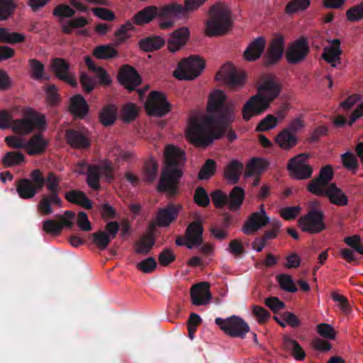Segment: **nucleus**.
<instances>
[{
	"label": "nucleus",
	"mask_w": 363,
	"mask_h": 363,
	"mask_svg": "<svg viewBox=\"0 0 363 363\" xmlns=\"http://www.w3.org/2000/svg\"><path fill=\"white\" fill-rule=\"evenodd\" d=\"M215 323L221 330L232 337L243 339L250 332L249 325L237 315H232L226 319L216 318Z\"/></svg>",
	"instance_id": "8"
},
{
	"label": "nucleus",
	"mask_w": 363,
	"mask_h": 363,
	"mask_svg": "<svg viewBox=\"0 0 363 363\" xmlns=\"http://www.w3.org/2000/svg\"><path fill=\"white\" fill-rule=\"evenodd\" d=\"M285 48L284 38L281 34H276L271 40L263 57L265 66H272L278 63L282 58Z\"/></svg>",
	"instance_id": "11"
},
{
	"label": "nucleus",
	"mask_w": 363,
	"mask_h": 363,
	"mask_svg": "<svg viewBox=\"0 0 363 363\" xmlns=\"http://www.w3.org/2000/svg\"><path fill=\"white\" fill-rule=\"evenodd\" d=\"M165 167L162 169L157 184V190L166 192L171 197L178 194L180 179L183 175L182 167L186 162L185 152L172 145L164 149Z\"/></svg>",
	"instance_id": "2"
},
{
	"label": "nucleus",
	"mask_w": 363,
	"mask_h": 363,
	"mask_svg": "<svg viewBox=\"0 0 363 363\" xmlns=\"http://www.w3.org/2000/svg\"><path fill=\"white\" fill-rule=\"evenodd\" d=\"M244 165L238 160H232L225 167L224 177L232 184H237L239 180Z\"/></svg>",
	"instance_id": "30"
},
{
	"label": "nucleus",
	"mask_w": 363,
	"mask_h": 363,
	"mask_svg": "<svg viewBox=\"0 0 363 363\" xmlns=\"http://www.w3.org/2000/svg\"><path fill=\"white\" fill-rule=\"evenodd\" d=\"M93 55L97 59L108 60L116 57L118 55V51L111 45H101L94 48Z\"/></svg>",
	"instance_id": "41"
},
{
	"label": "nucleus",
	"mask_w": 363,
	"mask_h": 363,
	"mask_svg": "<svg viewBox=\"0 0 363 363\" xmlns=\"http://www.w3.org/2000/svg\"><path fill=\"white\" fill-rule=\"evenodd\" d=\"M269 163L262 158L253 157L246 165L245 177H252L261 174L267 168Z\"/></svg>",
	"instance_id": "36"
},
{
	"label": "nucleus",
	"mask_w": 363,
	"mask_h": 363,
	"mask_svg": "<svg viewBox=\"0 0 363 363\" xmlns=\"http://www.w3.org/2000/svg\"><path fill=\"white\" fill-rule=\"evenodd\" d=\"M165 5L161 6H149L137 12L132 18L133 24L143 26L150 23L155 17L161 19L172 18L170 13H163Z\"/></svg>",
	"instance_id": "14"
},
{
	"label": "nucleus",
	"mask_w": 363,
	"mask_h": 363,
	"mask_svg": "<svg viewBox=\"0 0 363 363\" xmlns=\"http://www.w3.org/2000/svg\"><path fill=\"white\" fill-rule=\"evenodd\" d=\"M277 125V118L272 114L264 117L257 125L255 130L263 132L274 128Z\"/></svg>",
	"instance_id": "55"
},
{
	"label": "nucleus",
	"mask_w": 363,
	"mask_h": 363,
	"mask_svg": "<svg viewBox=\"0 0 363 363\" xmlns=\"http://www.w3.org/2000/svg\"><path fill=\"white\" fill-rule=\"evenodd\" d=\"M216 171V163L212 159H208L201 168L198 177L200 180H206L211 177Z\"/></svg>",
	"instance_id": "47"
},
{
	"label": "nucleus",
	"mask_w": 363,
	"mask_h": 363,
	"mask_svg": "<svg viewBox=\"0 0 363 363\" xmlns=\"http://www.w3.org/2000/svg\"><path fill=\"white\" fill-rule=\"evenodd\" d=\"M182 208V205L169 203L164 208H160L157 215V223L162 228L168 227L174 221Z\"/></svg>",
	"instance_id": "22"
},
{
	"label": "nucleus",
	"mask_w": 363,
	"mask_h": 363,
	"mask_svg": "<svg viewBox=\"0 0 363 363\" xmlns=\"http://www.w3.org/2000/svg\"><path fill=\"white\" fill-rule=\"evenodd\" d=\"M123 120L126 123H130L135 119L138 114V106L133 104L128 103L123 106L121 109Z\"/></svg>",
	"instance_id": "51"
},
{
	"label": "nucleus",
	"mask_w": 363,
	"mask_h": 363,
	"mask_svg": "<svg viewBox=\"0 0 363 363\" xmlns=\"http://www.w3.org/2000/svg\"><path fill=\"white\" fill-rule=\"evenodd\" d=\"M31 182L35 185L38 191L43 189L45 185V177L39 169H35L30 174Z\"/></svg>",
	"instance_id": "63"
},
{
	"label": "nucleus",
	"mask_w": 363,
	"mask_h": 363,
	"mask_svg": "<svg viewBox=\"0 0 363 363\" xmlns=\"http://www.w3.org/2000/svg\"><path fill=\"white\" fill-rule=\"evenodd\" d=\"M333 176L334 172L330 164L323 167L320 170L318 177L309 182L307 186L308 191L318 196H323L324 188L328 186L329 182L333 179Z\"/></svg>",
	"instance_id": "13"
},
{
	"label": "nucleus",
	"mask_w": 363,
	"mask_h": 363,
	"mask_svg": "<svg viewBox=\"0 0 363 363\" xmlns=\"http://www.w3.org/2000/svg\"><path fill=\"white\" fill-rule=\"evenodd\" d=\"M280 84L272 78H268L258 87V94L251 96L244 104L242 113L245 121H248L252 117L264 112L280 94Z\"/></svg>",
	"instance_id": "3"
},
{
	"label": "nucleus",
	"mask_w": 363,
	"mask_h": 363,
	"mask_svg": "<svg viewBox=\"0 0 363 363\" xmlns=\"http://www.w3.org/2000/svg\"><path fill=\"white\" fill-rule=\"evenodd\" d=\"M60 220L59 223L62 225V230L64 227L72 229L74 226V219L75 218V213L72 211H65L63 215L57 214L56 216Z\"/></svg>",
	"instance_id": "62"
},
{
	"label": "nucleus",
	"mask_w": 363,
	"mask_h": 363,
	"mask_svg": "<svg viewBox=\"0 0 363 363\" xmlns=\"http://www.w3.org/2000/svg\"><path fill=\"white\" fill-rule=\"evenodd\" d=\"M46 122L44 116L36 112H29L21 119L12 121V130L20 135H28L31 133L35 128L44 129Z\"/></svg>",
	"instance_id": "7"
},
{
	"label": "nucleus",
	"mask_w": 363,
	"mask_h": 363,
	"mask_svg": "<svg viewBox=\"0 0 363 363\" xmlns=\"http://www.w3.org/2000/svg\"><path fill=\"white\" fill-rule=\"evenodd\" d=\"M344 242L354 251L363 255V245L360 242V237L357 235L346 237Z\"/></svg>",
	"instance_id": "64"
},
{
	"label": "nucleus",
	"mask_w": 363,
	"mask_h": 363,
	"mask_svg": "<svg viewBox=\"0 0 363 363\" xmlns=\"http://www.w3.org/2000/svg\"><path fill=\"white\" fill-rule=\"evenodd\" d=\"M145 109L151 116L163 117L171 111V104L164 94L152 91L150 93L145 103Z\"/></svg>",
	"instance_id": "9"
},
{
	"label": "nucleus",
	"mask_w": 363,
	"mask_h": 363,
	"mask_svg": "<svg viewBox=\"0 0 363 363\" xmlns=\"http://www.w3.org/2000/svg\"><path fill=\"white\" fill-rule=\"evenodd\" d=\"M134 29L133 23L128 21L116 31L115 36L116 38V44L120 45L127 40L130 35L128 34V30Z\"/></svg>",
	"instance_id": "52"
},
{
	"label": "nucleus",
	"mask_w": 363,
	"mask_h": 363,
	"mask_svg": "<svg viewBox=\"0 0 363 363\" xmlns=\"http://www.w3.org/2000/svg\"><path fill=\"white\" fill-rule=\"evenodd\" d=\"M232 25L230 9L223 3H216L209 9L206 34L208 37L223 35L230 30Z\"/></svg>",
	"instance_id": "4"
},
{
	"label": "nucleus",
	"mask_w": 363,
	"mask_h": 363,
	"mask_svg": "<svg viewBox=\"0 0 363 363\" xmlns=\"http://www.w3.org/2000/svg\"><path fill=\"white\" fill-rule=\"evenodd\" d=\"M52 68L56 77L73 86L77 85L76 79L69 72L70 65L62 58H54L52 61Z\"/></svg>",
	"instance_id": "23"
},
{
	"label": "nucleus",
	"mask_w": 363,
	"mask_h": 363,
	"mask_svg": "<svg viewBox=\"0 0 363 363\" xmlns=\"http://www.w3.org/2000/svg\"><path fill=\"white\" fill-rule=\"evenodd\" d=\"M194 202L201 207H206L210 204V199L209 196L205 190V189L202 186H198L194 195Z\"/></svg>",
	"instance_id": "53"
},
{
	"label": "nucleus",
	"mask_w": 363,
	"mask_h": 363,
	"mask_svg": "<svg viewBox=\"0 0 363 363\" xmlns=\"http://www.w3.org/2000/svg\"><path fill=\"white\" fill-rule=\"evenodd\" d=\"M266 45L264 38L258 37L254 40L244 52V57L247 61L252 62L259 59L264 52Z\"/></svg>",
	"instance_id": "27"
},
{
	"label": "nucleus",
	"mask_w": 363,
	"mask_h": 363,
	"mask_svg": "<svg viewBox=\"0 0 363 363\" xmlns=\"http://www.w3.org/2000/svg\"><path fill=\"white\" fill-rule=\"evenodd\" d=\"M298 223L303 232L311 234L319 233L325 228L323 213L314 208L301 216Z\"/></svg>",
	"instance_id": "10"
},
{
	"label": "nucleus",
	"mask_w": 363,
	"mask_h": 363,
	"mask_svg": "<svg viewBox=\"0 0 363 363\" xmlns=\"http://www.w3.org/2000/svg\"><path fill=\"white\" fill-rule=\"evenodd\" d=\"M99 179V167L97 165L89 166L86 177L88 186L94 190H99L100 189Z\"/></svg>",
	"instance_id": "46"
},
{
	"label": "nucleus",
	"mask_w": 363,
	"mask_h": 363,
	"mask_svg": "<svg viewBox=\"0 0 363 363\" xmlns=\"http://www.w3.org/2000/svg\"><path fill=\"white\" fill-rule=\"evenodd\" d=\"M323 196L328 197L332 203L339 206H347L348 203L347 196L334 183L330 184L323 191Z\"/></svg>",
	"instance_id": "29"
},
{
	"label": "nucleus",
	"mask_w": 363,
	"mask_h": 363,
	"mask_svg": "<svg viewBox=\"0 0 363 363\" xmlns=\"http://www.w3.org/2000/svg\"><path fill=\"white\" fill-rule=\"evenodd\" d=\"M245 191L240 186H235L229 194L228 207L232 211H235L240 208L245 199Z\"/></svg>",
	"instance_id": "39"
},
{
	"label": "nucleus",
	"mask_w": 363,
	"mask_h": 363,
	"mask_svg": "<svg viewBox=\"0 0 363 363\" xmlns=\"http://www.w3.org/2000/svg\"><path fill=\"white\" fill-rule=\"evenodd\" d=\"M203 227L201 220H196L191 222L186 228V240L189 242L187 248L192 249L199 247L203 243Z\"/></svg>",
	"instance_id": "20"
},
{
	"label": "nucleus",
	"mask_w": 363,
	"mask_h": 363,
	"mask_svg": "<svg viewBox=\"0 0 363 363\" xmlns=\"http://www.w3.org/2000/svg\"><path fill=\"white\" fill-rule=\"evenodd\" d=\"M331 297L335 302L339 303V307L342 311L345 314H349L351 312V306L348 299L337 292H333Z\"/></svg>",
	"instance_id": "61"
},
{
	"label": "nucleus",
	"mask_w": 363,
	"mask_h": 363,
	"mask_svg": "<svg viewBox=\"0 0 363 363\" xmlns=\"http://www.w3.org/2000/svg\"><path fill=\"white\" fill-rule=\"evenodd\" d=\"M308 157V155L302 153L289 160L287 167L294 178L304 180L311 177L313 168L311 165L306 164Z\"/></svg>",
	"instance_id": "15"
},
{
	"label": "nucleus",
	"mask_w": 363,
	"mask_h": 363,
	"mask_svg": "<svg viewBox=\"0 0 363 363\" xmlns=\"http://www.w3.org/2000/svg\"><path fill=\"white\" fill-rule=\"evenodd\" d=\"M283 344L284 348L289 351L296 360L302 361L305 359L306 352L296 340L289 337H284Z\"/></svg>",
	"instance_id": "38"
},
{
	"label": "nucleus",
	"mask_w": 363,
	"mask_h": 363,
	"mask_svg": "<svg viewBox=\"0 0 363 363\" xmlns=\"http://www.w3.org/2000/svg\"><path fill=\"white\" fill-rule=\"evenodd\" d=\"M155 244V238L151 235L143 236L135 243V252L140 255H147Z\"/></svg>",
	"instance_id": "42"
},
{
	"label": "nucleus",
	"mask_w": 363,
	"mask_h": 363,
	"mask_svg": "<svg viewBox=\"0 0 363 363\" xmlns=\"http://www.w3.org/2000/svg\"><path fill=\"white\" fill-rule=\"evenodd\" d=\"M191 303L195 306H203L209 303L211 299L210 284L203 281L195 284L190 289Z\"/></svg>",
	"instance_id": "21"
},
{
	"label": "nucleus",
	"mask_w": 363,
	"mask_h": 363,
	"mask_svg": "<svg viewBox=\"0 0 363 363\" xmlns=\"http://www.w3.org/2000/svg\"><path fill=\"white\" fill-rule=\"evenodd\" d=\"M85 64L88 69L96 74L99 84L105 86L111 84L112 79L106 70L101 67L96 66L90 57H85Z\"/></svg>",
	"instance_id": "33"
},
{
	"label": "nucleus",
	"mask_w": 363,
	"mask_h": 363,
	"mask_svg": "<svg viewBox=\"0 0 363 363\" xmlns=\"http://www.w3.org/2000/svg\"><path fill=\"white\" fill-rule=\"evenodd\" d=\"M269 223V218L264 211V204L260 205V211L252 213L245 222L242 232L246 235H251L257 232Z\"/></svg>",
	"instance_id": "18"
},
{
	"label": "nucleus",
	"mask_w": 363,
	"mask_h": 363,
	"mask_svg": "<svg viewBox=\"0 0 363 363\" xmlns=\"http://www.w3.org/2000/svg\"><path fill=\"white\" fill-rule=\"evenodd\" d=\"M43 230L48 234L57 235L62 232V225L55 220L48 219L43 222Z\"/></svg>",
	"instance_id": "58"
},
{
	"label": "nucleus",
	"mask_w": 363,
	"mask_h": 363,
	"mask_svg": "<svg viewBox=\"0 0 363 363\" xmlns=\"http://www.w3.org/2000/svg\"><path fill=\"white\" fill-rule=\"evenodd\" d=\"M205 66L203 59L191 55L179 62L177 68L174 71V76L179 80H193L201 74Z\"/></svg>",
	"instance_id": "6"
},
{
	"label": "nucleus",
	"mask_w": 363,
	"mask_h": 363,
	"mask_svg": "<svg viewBox=\"0 0 363 363\" xmlns=\"http://www.w3.org/2000/svg\"><path fill=\"white\" fill-rule=\"evenodd\" d=\"M52 14L55 16L60 18H69L72 17L75 14V11L72 9L69 6L61 4L57 5L52 11Z\"/></svg>",
	"instance_id": "57"
},
{
	"label": "nucleus",
	"mask_w": 363,
	"mask_h": 363,
	"mask_svg": "<svg viewBox=\"0 0 363 363\" xmlns=\"http://www.w3.org/2000/svg\"><path fill=\"white\" fill-rule=\"evenodd\" d=\"M164 40L160 36H151L139 41L140 48L145 52H152L160 49L164 44Z\"/></svg>",
	"instance_id": "40"
},
{
	"label": "nucleus",
	"mask_w": 363,
	"mask_h": 363,
	"mask_svg": "<svg viewBox=\"0 0 363 363\" xmlns=\"http://www.w3.org/2000/svg\"><path fill=\"white\" fill-rule=\"evenodd\" d=\"M25 161V156L21 152H8L2 158V164L5 167H10L21 164Z\"/></svg>",
	"instance_id": "43"
},
{
	"label": "nucleus",
	"mask_w": 363,
	"mask_h": 363,
	"mask_svg": "<svg viewBox=\"0 0 363 363\" xmlns=\"http://www.w3.org/2000/svg\"><path fill=\"white\" fill-rule=\"evenodd\" d=\"M17 7L13 0H0V21L9 19Z\"/></svg>",
	"instance_id": "45"
},
{
	"label": "nucleus",
	"mask_w": 363,
	"mask_h": 363,
	"mask_svg": "<svg viewBox=\"0 0 363 363\" xmlns=\"http://www.w3.org/2000/svg\"><path fill=\"white\" fill-rule=\"evenodd\" d=\"M69 111L76 118H84L89 111V106L81 94H77L70 99Z\"/></svg>",
	"instance_id": "28"
},
{
	"label": "nucleus",
	"mask_w": 363,
	"mask_h": 363,
	"mask_svg": "<svg viewBox=\"0 0 363 363\" xmlns=\"http://www.w3.org/2000/svg\"><path fill=\"white\" fill-rule=\"evenodd\" d=\"M349 21L357 22L363 18V1L351 7L346 11Z\"/></svg>",
	"instance_id": "54"
},
{
	"label": "nucleus",
	"mask_w": 363,
	"mask_h": 363,
	"mask_svg": "<svg viewBox=\"0 0 363 363\" xmlns=\"http://www.w3.org/2000/svg\"><path fill=\"white\" fill-rule=\"evenodd\" d=\"M342 161L344 167L352 171L354 174L356 172V169L358 166V162L354 155L350 152H347L342 155Z\"/></svg>",
	"instance_id": "60"
},
{
	"label": "nucleus",
	"mask_w": 363,
	"mask_h": 363,
	"mask_svg": "<svg viewBox=\"0 0 363 363\" xmlns=\"http://www.w3.org/2000/svg\"><path fill=\"white\" fill-rule=\"evenodd\" d=\"M118 79L121 85L132 91L140 84L142 79L135 69L128 65H123L118 73Z\"/></svg>",
	"instance_id": "19"
},
{
	"label": "nucleus",
	"mask_w": 363,
	"mask_h": 363,
	"mask_svg": "<svg viewBox=\"0 0 363 363\" xmlns=\"http://www.w3.org/2000/svg\"><path fill=\"white\" fill-rule=\"evenodd\" d=\"M190 31L187 27H181L173 31L168 39V48L174 52L178 51L188 41Z\"/></svg>",
	"instance_id": "24"
},
{
	"label": "nucleus",
	"mask_w": 363,
	"mask_h": 363,
	"mask_svg": "<svg viewBox=\"0 0 363 363\" xmlns=\"http://www.w3.org/2000/svg\"><path fill=\"white\" fill-rule=\"evenodd\" d=\"M118 115V108L113 104L105 106L100 112L99 121L104 126L113 125Z\"/></svg>",
	"instance_id": "37"
},
{
	"label": "nucleus",
	"mask_w": 363,
	"mask_h": 363,
	"mask_svg": "<svg viewBox=\"0 0 363 363\" xmlns=\"http://www.w3.org/2000/svg\"><path fill=\"white\" fill-rule=\"evenodd\" d=\"M60 182V179L55 173L48 172L45 177V184L49 194L43 195L38 204V211L44 216H48L53 213L52 204L59 208L62 207V201L59 196L61 190Z\"/></svg>",
	"instance_id": "5"
},
{
	"label": "nucleus",
	"mask_w": 363,
	"mask_h": 363,
	"mask_svg": "<svg viewBox=\"0 0 363 363\" xmlns=\"http://www.w3.org/2000/svg\"><path fill=\"white\" fill-rule=\"evenodd\" d=\"M341 54L340 40L339 39H334L330 45L324 48L322 57L326 62L333 63L340 60Z\"/></svg>",
	"instance_id": "35"
},
{
	"label": "nucleus",
	"mask_w": 363,
	"mask_h": 363,
	"mask_svg": "<svg viewBox=\"0 0 363 363\" xmlns=\"http://www.w3.org/2000/svg\"><path fill=\"white\" fill-rule=\"evenodd\" d=\"M277 280L281 289L285 291L295 293L298 291L291 276L281 274L277 276Z\"/></svg>",
	"instance_id": "49"
},
{
	"label": "nucleus",
	"mask_w": 363,
	"mask_h": 363,
	"mask_svg": "<svg viewBox=\"0 0 363 363\" xmlns=\"http://www.w3.org/2000/svg\"><path fill=\"white\" fill-rule=\"evenodd\" d=\"M311 4L310 0H291L285 7V11L287 14L291 15L298 11L306 10Z\"/></svg>",
	"instance_id": "48"
},
{
	"label": "nucleus",
	"mask_w": 363,
	"mask_h": 363,
	"mask_svg": "<svg viewBox=\"0 0 363 363\" xmlns=\"http://www.w3.org/2000/svg\"><path fill=\"white\" fill-rule=\"evenodd\" d=\"M207 0H184V6L181 4L170 3L165 5L163 9V13H170L172 18H181L186 17L188 15L197 10L202 6Z\"/></svg>",
	"instance_id": "12"
},
{
	"label": "nucleus",
	"mask_w": 363,
	"mask_h": 363,
	"mask_svg": "<svg viewBox=\"0 0 363 363\" xmlns=\"http://www.w3.org/2000/svg\"><path fill=\"white\" fill-rule=\"evenodd\" d=\"M16 191L20 198L30 199L38 193V189L29 179H21L16 182Z\"/></svg>",
	"instance_id": "32"
},
{
	"label": "nucleus",
	"mask_w": 363,
	"mask_h": 363,
	"mask_svg": "<svg viewBox=\"0 0 363 363\" xmlns=\"http://www.w3.org/2000/svg\"><path fill=\"white\" fill-rule=\"evenodd\" d=\"M91 236L93 238V242L101 250H106L111 241L110 236H108V233L103 230H98L92 233Z\"/></svg>",
	"instance_id": "50"
},
{
	"label": "nucleus",
	"mask_w": 363,
	"mask_h": 363,
	"mask_svg": "<svg viewBox=\"0 0 363 363\" xmlns=\"http://www.w3.org/2000/svg\"><path fill=\"white\" fill-rule=\"evenodd\" d=\"M216 79L223 81L232 89L242 86L245 83V74L239 73L233 65H225L216 74Z\"/></svg>",
	"instance_id": "17"
},
{
	"label": "nucleus",
	"mask_w": 363,
	"mask_h": 363,
	"mask_svg": "<svg viewBox=\"0 0 363 363\" xmlns=\"http://www.w3.org/2000/svg\"><path fill=\"white\" fill-rule=\"evenodd\" d=\"M158 163L156 160L150 158L146 161L143 168V174L145 182L151 183L155 180L157 176Z\"/></svg>",
	"instance_id": "44"
},
{
	"label": "nucleus",
	"mask_w": 363,
	"mask_h": 363,
	"mask_svg": "<svg viewBox=\"0 0 363 363\" xmlns=\"http://www.w3.org/2000/svg\"><path fill=\"white\" fill-rule=\"evenodd\" d=\"M309 52L307 38L301 37L289 45L286 52V58L290 64H298L306 58Z\"/></svg>",
	"instance_id": "16"
},
{
	"label": "nucleus",
	"mask_w": 363,
	"mask_h": 363,
	"mask_svg": "<svg viewBox=\"0 0 363 363\" xmlns=\"http://www.w3.org/2000/svg\"><path fill=\"white\" fill-rule=\"evenodd\" d=\"M79 82L84 91L86 93H90L95 88L97 84L96 78H94L84 72H82L80 74Z\"/></svg>",
	"instance_id": "59"
},
{
	"label": "nucleus",
	"mask_w": 363,
	"mask_h": 363,
	"mask_svg": "<svg viewBox=\"0 0 363 363\" xmlns=\"http://www.w3.org/2000/svg\"><path fill=\"white\" fill-rule=\"evenodd\" d=\"M48 140L42 134L33 135L26 143V152L29 155H41L47 149Z\"/></svg>",
	"instance_id": "25"
},
{
	"label": "nucleus",
	"mask_w": 363,
	"mask_h": 363,
	"mask_svg": "<svg viewBox=\"0 0 363 363\" xmlns=\"http://www.w3.org/2000/svg\"><path fill=\"white\" fill-rule=\"evenodd\" d=\"M65 197L68 202L77 204L86 209H91L93 207L91 200L82 191L74 189L67 191Z\"/></svg>",
	"instance_id": "31"
},
{
	"label": "nucleus",
	"mask_w": 363,
	"mask_h": 363,
	"mask_svg": "<svg viewBox=\"0 0 363 363\" xmlns=\"http://www.w3.org/2000/svg\"><path fill=\"white\" fill-rule=\"evenodd\" d=\"M276 142L281 149L289 150L296 145L298 138L288 129H284L277 135Z\"/></svg>",
	"instance_id": "34"
},
{
	"label": "nucleus",
	"mask_w": 363,
	"mask_h": 363,
	"mask_svg": "<svg viewBox=\"0 0 363 363\" xmlns=\"http://www.w3.org/2000/svg\"><path fill=\"white\" fill-rule=\"evenodd\" d=\"M157 266V262L152 257H147L136 264V267L138 270L146 274L152 273L156 269Z\"/></svg>",
	"instance_id": "56"
},
{
	"label": "nucleus",
	"mask_w": 363,
	"mask_h": 363,
	"mask_svg": "<svg viewBox=\"0 0 363 363\" xmlns=\"http://www.w3.org/2000/svg\"><path fill=\"white\" fill-rule=\"evenodd\" d=\"M67 143L75 149H86L90 146L88 138L80 131L68 129L65 133Z\"/></svg>",
	"instance_id": "26"
},
{
	"label": "nucleus",
	"mask_w": 363,
	"mask_h": 363,
	"mask_svg": "<svg viewBox=\"0 0 363 363\" xmlns=\"http://www.w3.org/2000/svg\"><path fill=\"white\" fill-rule=\"evenodd\" d=\"M225 101L226 96L222 90H216L210 95L207 110L213 116H207L201 122H194L188 131L190 140L196 146L207 147L215 140L223 138L227 131L230 142L237 138L230 125L235 120L234 108Z\"/></svg>",
	"instance_id": "1"
}]
</instances>
